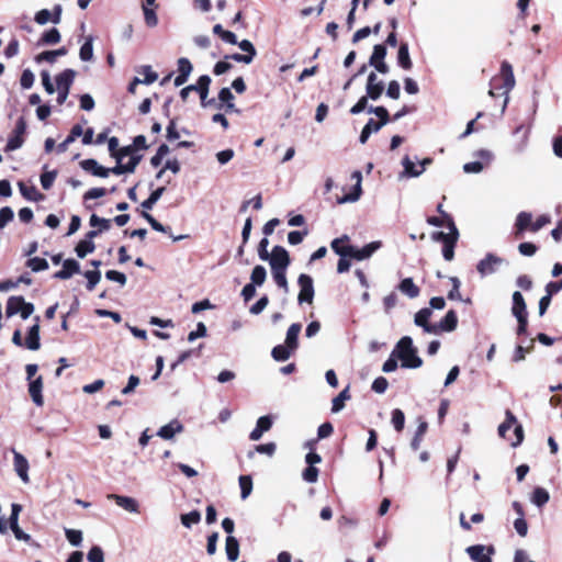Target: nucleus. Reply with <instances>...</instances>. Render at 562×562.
Wrapping results in <instances>:
<instances>
[{
  "mask_svg": "<svg viewBox=\"0 0 562 562\" xmlns=\"http://www.w3.org/2000/svg\"><path fill=\"white\" fill-rule=\"evenodd\" d=\"M350 238L348 235L335 238L330 243V247L335 254L340 257H349L356 260H363L372 256V254L379 248V243H370L361 249L356 248L349 244Z\"/></svg>",
  "mask_w": 562,
  "mask_h": 562,
  "instance_id": "1",
  "label": "nucleus"
},
{
  "mask_svg": "<svg viewBox=\"0 0 562 562\" xmlns=\"http://www.w3.org/2000/svg\"><path fill=\"white\" fill-rule=\"evenodd\" d=\"M342 182L334 183L331 178H328L326 181V189L330 191L333 187L339 192L335 193V198L337 203H347L357 201L361 193V180L362 178H341Z\"/></svg>",
  "mask_w": 562,
  "mask_h": 562,
  "instance_id": "2",
  "label": "nucleus"
},
{
  "mask_svg": "<svg viewBox=\"0 0 562 562\" xmlns=\"http://www.w3.org/2000/svg\"><path fill=\"white\" fill-rule=\"evenodd\" d=\"M393 355H396L401 360L403 368L416 369L423 364V360L417 355V349L413 346V340L408 336H404L398 340Z\"/></svg>",
  "mask_w": 562,
  "mask_h": 562,
  "instance_id": "3",
  "label": "nucleus"
},
{
  "mask_svg": "<svg viewBox=\"0 0 562 562\" xmlns=\"http://www.w3.org/2000/svg\"><path fill=\"white\" fill-rule=\"evenodd\" d=\"M551 222L548 215H540L535 222H532V214L529 212H520L514 225V235L515 238H521L526 231H530L532 233L538 232L547 224Z\"/></svg>",
  "mask_w": 562,
  "mask_h": 562,
  "instance_id": "4",
  "label": "nucleus"
},
{
  "mask_svg": "<svg viewBox=\"0 0 562 562\" xmlns=\"http://www.w3.org/2000/svg\"><path fill=\"white\" fill-rule=\"evenodd\" d=\"M447 228L449 233L434 232L431 237L434 240L442 243V256L445 260L451 261L454 258V248L459 239V231L454 221H449Z\"/></svg>",
  "mask_w": 562,
  "mask_h": 562,
  "instance_id": "5",
  "label": "nucleus"
},
{
  "mask_svg": "<svg viewBox=\"0 0 562 562\" xmlns=\"http://www.w3.org/2000/svg\"><path fill=\"white\" fill-rule=\"evenodd\" d=\"M142 156L132 147L126 146L116 154V164L110 171L116 175L133 172Z\"/></svg>",
  "mask_w": 562,
  "mask_h": 562,
  "instance_id": "6",
  "label": "nucleus"
},
{
  "mask_svg": "<svg viewBox=\"0 0 562 562\" xmlns=\"http://www.w3.org/2000/svg\"><path fill=\"white\" fill-rule=\"evenodd\" d=\"M210 83H211L210 76L202 75L198 79L195 85H190V86L184 87L180 91V97L182 100H187V98L191 91H196V94H200L202 106L205 108L209 105H213L215 103V100L214 99L207 100Z\"/></svg>",
  "mask_w": 562,
  "mask_h": 562,
  "instance_id": "7",
  "label": "nucleus"
},
{
  "mask_svg": "<svg viewBox=\"0 0 562 562\" xmlns=\"http://www.w3.org/2000/svg\"><path fill=\"white\" fill-rule=\"evenodd\" d=\"M75 77L76 71L72 69H65L63 72L56 76V85L58 90L57 102L59 104L66 102Z\"/></svg>",
  "mask_w": 562,
  "mask_h": 562,
  "instance_id": "8",
  "label": "nucleus"
},
{
  "mask_svg": "<svg viewBox=\"0 0 562 562\" xmlns=\"http://www.w3.org/2000/svg\"><path fill=\"white\" fill-rule=\"evenodd\" d=\"M368 113H373L379 117V121L370 119L364 125V128H369V132L371 134L379 132L384 125H386L390 122L389 112L384 106H369Z\"/></svg>",
  "mask_w": 562,
  "mask_h": 562,
  "instance_id": "9",
  "label": "nucleus"
},
{
  "mask_svg": "<svg viewBox=\"0 0 562 562\" xmlns=\"http://www.w3.org/2000/svg\"><path fill=\"white\" fill-rule=\"evenodd\" d=\"M431 162V158H424L419 160L417 157L412 159L409 156H406L403 158V176H420L425 172L426 166L430 165Z\"/></svg>",
  "mask_w": 562,
  "mask_h": 562,
  "instance_id": "10",
  "label": "nucleus"
},
{
  "mask_svg": "<svg viewBox=\"0 0 562 562\" xmlns=\"http://www.w3.org/2000/svg\"><path fill=\"white\" fill-rule=\"evenodd\" d=\"M297 284L300 286V292L297 295L299 303L312 304L314 299V285L312 277L305 273L300 274Z\"/></svg>",
  "mask_w": 562,
  "mask_h": 562,
  "instance_id": "11",
  "label": "nucleus"
},
{
  "mask_svg": "<svg viewBox=\"0 0 562 562\" xmlns=\"http://www.w3.org/2000/svg\"><path fill=\"white\" fill-rule=\"evenodd\" d=\"M271 270L286 269L291 262L290 255L282 246H274L269 257Z\"/></svg>",
  "mask_w": 562,
  "mask_h": 562,
  "instance_id": "12",
  "label": "nucleus"
},
{
  "mask_svg": "<svg viewBox=\"0 0 562 562\" xmlns=\"http://www.w3.org/2000/svg\"><path fill=\"white\" fill-rule=\"evenodd\" d=\"M22 510V506L20 504H12L11 506V515L8 519V522L10 525V528L12 530V532L14 533V537L18 539V540H22V541H25V542H30L32 539H31V536L29 533H25L19 526V515H20V512Z\"/></svg>",
  "mask_w": 562,
  "mask_h": 562,
  "instance_id": "13",
  "label": "nucleus"
},
{
  "mask_svg": "<svg viewBox=\"0 0 562 562\" xmlns=\"http://www.w3.org/2000/svg\"><path fill=\"white\" fill-rule=\"evenodd\" d=\"M384 91V82L380 80L374 71H371L368 76L366 92L370 100L376 101L380 99Z\"/></svg>",
  "mask_w": 562,
  "mask_h": 562,
  "instance_id": "14",
  "label": "nucleus"
},
{
  "mask_svg": "<svg viewBox=\"0 0 562 562\" xmlns=\"http://www.w3.org/2000/svg\"><path fill=\"white\" fill-rule=\"evenodd\" d=\"M495 552L494 547L486 548L483 544H475L467 548V553L474 562H492L491 554Z\"/></svg>",
  "mask_w": 562,
  "mask_h": 562,
  "instance_id": "15",
  "label": "nucleus"
},
{
  "mask_svg": "<svg viewBox=\"0 0 562 562\" xmlns=\"http://www.w3.org/2000/svg\"><path fill=\"white\" fill-rule=\"evenodd\" d=\"M432 315V311L429 307H424L415 314V324L422 327L426 333L437 334V325L430 324L429 318Z\"/></svg>",
  "mask_w": 562,
  "mask_h": 562,
  "instance_id": "16",
  "label": "nucleus"
},
{
  "mask_svg": "<svg viewBox=\"0 0 562 562\" xmlns=\"http://www.w3.org/2000/svg\"><path fill=\"white\" fill-rule=\"evenodd\" d=\"M480 160L468 162L463 166V171L467 173H479L484 170V167L492 159V154L487 150H481L479 153Z\"/></svg>",
  "mask_w": 562,
  "mask_h": 562,
  "instance_id": "17",
  "label": "nucleus"
},
{
  "mask_svg": "<svg viewBox=\"0 0 562 562\" xmlns=\"http://www.w3.org/2000/svg\"><path fill=\"white\" fill-rule=\"evenodd\" d=\"M43 385L44 383L42 375H38L37 378L31 380L29 383V394L34 404L38 407H42L44 405V397L42 394Z\"/></svg>",
  "mask_w": 562,
  "mask_h": 562,
  "instance_id": "18",
  "label": "nucleus"
},
{
  "mask_svg": "<svg viewBox=\"0 0 562 562\" xmlns=\"http://www.w3.org/2000/svg\"><path fill=\"white\" fill-rule=\"evenodd\" d=\"M502 258L493 254H487L484 259L480 260V262L476 266V269L481 276L491 274L495 271L496 266L502 263Z\"/></svg>",
  "mask_w": 562,
  "mask_h": 562,
  "instance_id": "19",
  "label": "nucleus"
},
{
  "mask_svg": "<svg viewBox=\"0 0 562 562\" xmlns=\"http://www.w3.org/2000/svg\"><path fill=\"white\" fill-rule=\"evenodd\" d=\"M13 465L16 474L24 483L30 482L29 477V462L26 458L18 451L13 450Z\"/></svg>",
  "mask_w": 562,
  "mask_h": 562,
  "instance_id": "20",
  "label": "nucleus"
},
{
  "mask_svg": "<svg viewBox=\"0 0 562 562\" xmlns=\"http://www.w3.org/2000/svg\"><path fill=\"white\" fill-rule=\"evenodd\" d=\"M80 272V265L75 259H66L63 262V269L54 273V278L58 280H67L74 274Z\"/></svg>",
  "mask_w": 562,
  "mask_h": 562,
  "instance_id": "21",
  "label": "nucleus"
},
{
  "mask_svg": "<svg viewBox=\"0 0 562 562\" xmlns=\"http://www.w3.org/2000/svg\"><path fill=\"white\" fill-rule=\"evenodd\" d=\"M21 194L30 201L38 202L44 200V195L38 192L36 187L32 183V181L29 179L26 181H20L18 183Z\"/></svg>",
  "mask_w": 562,
  "mask_h": 562,
  "instance_id": "22",
  "label": "nucleus"
},
{
  "mask_svg": "<svg viewBox=\"0 0 562 562\" xmlns=\"http://www.w3.org/2000/svg\"><path fill=\"white\" fill-rule=\"evenodd\" d=\"M501 70H502V75L504 78V83H503L502 88L504 89V93L506 95H508L509 91L515 87V77H514L513 67L509 63L503 61ZM507 99H508V97H506V99H505L504 106H506V104H507Z\"/></svg>",
  "mask_w": 562,
  "mask_h": 562,
  "instance_id": "23",
  "label": "nucleus"
},
{
  "mask_svg": "<svg viewBox=\"0 0 562 562\" xmlns=\"http://www.w3.org/2000/svg\"><path fill=\"white\" fill-rule=\"evenodd\" d=\"M40 317H35V324L30 327L24 346L30 350H38L41 347L40 342Z\"/></svg>",
  "mask_w": 562,
  "mask_h": 562,
  "instance_id": "24",
  "label": "nucleus"
},
{
  "mask_svg": "<svg viewBox=\"0 0 562 562\" xmlns=\"http://www.w3.org/2000/svg\"><path fill=\"white\" fill-rule=\"evenodd\" d=\"M437 325V334L440 331L450 333L453 331L458 326V316L456 311L450 310L447 312L445 317Z\"/></svg>",
  "mask_w": 562,
  "mask_h": 562,
  "instance_id": "25",
  "label": "nucleus"
},
{
  "mask_svg": "<svg viewBox=\"0 0 562 562\" xmlns=\"http://www.w3.org/2000/svg\"><path fill=\"white\" fill-rule=\"evenodd\" d=\"M80 166L85 172L91 173V176H108L111 172L110 168L99 165L94 159L82 160Z\"/></svg>",
  "mask_w": 562,
  "mask_h": 562,
  "instance_id": "26",
  "label": "nucleus"
},
{
  "mask_svg": "<svg viewBox=\"0 0 562 562\" xmlns=\"http://www.w3.org/2000/svg\"><path fill=\"white\" fill-rule=\"evenodd\" d=\"M109 497L113 498L117 506L124 508L125 510H127L130 513H138L139 512L138 503L136 502V499H134L132 497L116 495V494H112Z\"/></svg>",
  "mask_w": 562,
  "mask_h": 562,
  "instance_id": "27",
  "label": "nucleus"
},
{
  "mask_svg": "<svg viewBox=\"0 0 562 562\" xmlns=\"http://www.w3.org/2000/svg\"><path fill=\"white\" fill-rule=\"evenodd\" d=\"M183 430V426L180 422H178L177 419L170 422L169 424L160 427V429L158 430V436L161 437L162 439H166V440H169V439H172L173 436L178 432H181Z\"/></svg>",
  "mask_w": 562,
  "mask_h": 562,
  "instance_id": "28",
  "label": "nucleus"
},
{
  "mask_svg": "<svg viewBox=\"0 0 562 562\" xmlns=\"http://www.w3.org/2000/svg\"><path fill=\"white\" fill-rule=\"evenodd\" d=\"M234 94L232 93L231 89L225 87L222 88L218 92V101L220 104L217 105L218 109L225 106L226 111H236L235 104L233 103Z\"/></svg>",
  "mask_w": 562,
  "mask_h": 562,
  "instance_id": "29",
  "label": "nucleus"
},
{
  "mask_svg": "<svg viewBox=\"0 0 562 562\" xmlns=\"http://www.w3.org/2000/svg\"><path fill=\"white\" fill-rule=\"evenodd\" d=\"M398 290L411 299L419 295L420 289L414 283L412 278L403 279L398 284Z\"/></svg>",
  "mask_w": 562,
  "mask_h": 562,
  "instance_id": "30",
  "label": "nucleus"
},
{
  "mask_svg": "<svg viewBox=\"0 0 562 562\" xmlns=\"http://www.w3.org/2000/svg\"><path fill=\"white\" fill-rule=\"evenodd\" d=\"M302 329V325L300 323L292 324L286 331L285 345L296 350L299 347V334Z\"/></svg>",
  "mask_w": 562,
  "mask_h": 562,
  "instance_id": "31",
  "label": "nucleus"
},
{
  "mask_svg": "<svg viewBox=\"0 0 562 562\" xmlns=\"http://www.w3.org/2000/svg\"><path fill=\"white\" fill-rule=\"evenodd\" d=\"M418 420H419L418 427H417L415 435L411 441V447L414 451H417L419 449L423 438L428 429V423L426 420H424L423 417H419Z\"/></svg>",
  "mask_w": 562,
  "mask_h": 562,
  "instance_id": "32",
  "label": "nucleus"
},
{
  "mask_svg": "<svg viewBox=\"0 0 562 562\" xmlns=\"http://www.w3.org/2000/svg\"><path fill=\"white\" fill-rule=\"evenodd\" d=\"M397 63L398 66L402 67L405 70H409L413 66L411 56H409V49L407 43H402L398 47L397 52Z\"/></svg>",
  "mask_w": 562,
  "mask_h": 562,
  "instance_id": "33",
  "label": "nucleus"
},
{
  "mask_svg": "<svg viewBox=\"0 0 562 562\" xmlns=\"http://www.w3.org/2000/svg\"><path fill=\"white\" fill-rule=\"evenodd\" d=\"M512 313L514 316L528 314L525 299L519 291L513 293Z\"/></svg>",
  "mask_w": 562,
  "mask_h": 562,
  "instance_id": "34",
  "label": "nucleus"
},
{
  "mask_svg": "<svg viewBox=\"0 0 562 562\" xmlns=\"http://www.w3.org/2000/svg\"><path fill=\"white\" fill-rule=\"evenodd\" d=\"M225 550H226L227 559L231 562H235L238 559V557H239V542H238V540L235 537H233V536H228L226 538Z\"/></svg>",
  "mask_w": 562,
  "mask_h": 562,
  "instance_id": "35",
  "label": "nucleus"
},
{
  "mask_svg": "<svg viewBox=\"0 0 562 562\" xmlns=\"http://www.w3.org/2000/svg\"><path fill=\"white\" fill-rule=\"evenodd\" d=\"M67 54V49L65 47H60L56 50H46L41 54H38L35 57L36 63L47 61L49 64L55 63L56 58L58 56H64Z\"/></svg>",
  "mask_w": 562,
  "mask_h": 562,
  "instance_id": "36",
  "label": "nucleus"
},
{
  "mask_svg": "<svg viewBox=\"0 0 562 562\" xmlns=\"http://www.w3.org/2000/svg\"><path fill=\"white\" fill-rule=\"evenodd\" d=\"M23 301H24V297L21 295L10 296L7 301V308H5L7 316L11 317V316L20 313L22 310Z\"/></svg>",
  "mask_w": 562,
  "mask_h": 562,
  "instance_id": "37",
  "label": "nucleus"
},
{
  "mask_svg": "<svg viewBox=\"0 0 562 562\" xmlns=\"http://www.w3.org/2000/svg\"><path fill=\"white\" fill-rule=\"evenodd\" d=\"M294 350L289 346L278 345L272 348L271 356L276 361H286Z\"/></svg>",
  "mask_w": 562,
  "mask_h": 562,
  "instance_id": "38",
  "label": "nucleus"
},
{
  "mask_svg": "<svg viewBox=\"0 0 562 562\" xmlns=\"http://www.w3.org/2000/svg\"><path fill=\"white\" fill-rule=\"evenodd\" d=\"M550 495L543 487H536L532 492L531 502L538 507H542L549 502Z\"/></svg>",
  "mask_w": 562,
  "mask_h": 562,
  "instance_id": "39",
  "label": "nucleus"
},
{
  "mask_svg": "<svg viewBox=\"0 0 562 562\" xmlns=\"http://www.w3.org/2000/svg\"><path fill=\"white\" fill-rule=\"evenodd\" d=\"M94 249V243L86 239H81L75 247V251L79 258H85L88 254L93 252Z\"/></svg>",
  "mask_w": 562,
  "mask_h": 562,
  "instance_id": "40",
  "label": "nucleus"
},
{
  "mask_svg": "<svg viewBox=\"0 0 562 562\" xmlns=\"http://www.w3.org/2000/svg\"><path fill=\"white\" fill-rule=\"evenodd\" d=\"M93 37L88 36L86 42L80 47L79 57L82 61H90L93 58Z\"/></svg>",
  "mask_w": 562,
  "mask_h": 562,
  "instance_id": "41",
  "label": "nucleus"
},
{
  "mask_svg": "<svg viewBox=\"0 0 562 562\" xmlns=\"http://www.w3.org/2000/svg\"><path fill=\"white\" fill-rule=\"evenodd\" d=\"M350 398V394H349V387L347 386L346 389H344L334 400H333V406H331V412L333 413H338L339 411H341L345 406V401L349 400Z\"/></svg>",
  "mask_w": 562,
  "mask_h": 562,
  "instance_id": "42",
  "label": "nucleus"
},
{
  "mask_svg": "<svg viewBox=\"0 0 562 562\" xmlns=\"http://www.w3.org/2000/svg\"><path fill=\"white\" fill-rule=\"evenodd\" d=\"M60 42V33L56 27L46 31L41 37V44L54 45Z\"/></svg>",
  "mask_w": 562,
  "mask_h": 562,
  "instance_id": "43",
  "label": "nucleus"
},
{
  "mask_svg": "<svg viewBox=\"0 0 562 562\" xmlns=\"http://www.w3.org/2000/svg\"><path fill=\"white\" fill-rule=\"evenodd\" d=\"M240 497L246 499L252 491V479L250 475L239 476Z\"/></svg>",
  "mask_w": 562,
  "mask_h": 562,
  "instance_id": "44",
  "label": "nucleus"
},
{
  "mask_svg": "<svg viewBox=\"0 0 562 562\" xmlns=\"http://www.w3.org/2000/svg\"><path fill=\"white\" fill-rule=\"evenodd\" d=\"M517 424V419L515 415L510 412H506V419L504 423H502L498 427V434L501 437H506V432L512 429L514 425Z\"/></svg>",
  "mask_w": 562,
  "mask_h": 562,
  "instance_id": "45",
  "label": "nucleus"
},
{
  "mask_svg": "<svg viewBox=\"0 0 562 562\" xmlns=\"http://www.w3.org/2000/svg\"><path fill=\"white\" fill-rule=\"evenodd\" d=\"M267 278V271L263 266H256L250 276L251 283L256 285H262Z\"/></svg>",
  "mask_w": 562,
  "mask_h": 562,
  "instance_id": "46",
  "label": "nucleus"
},
{
  "mask_svg": "<svg viewBox=\"0 0 562 562\" xmlns=\"http://www.w3.org/2000/svg\"><path fill=\"white\" fill-rule=\"evenodd\" d=\"M392 424L397 432H401L405 426V415L402 409L394 408L392 411Z\"/></svg>",
  "mask_w": 562,
  "mask_h": 562,
  "instance_id": "47",
  "label": "nucleus"
},
{
  "mask_svg": "<svg viewBox=\"0 0 562 562\" xmlns=\"http://www.w3.org/2000/svg\"><path fill=\"white\" fill-rule=\"evenodd\" d=\"M145 23L149 27H155L158 24V18L155 8L142 5Z\"/></svg>",
  "mask_w": 562,
  "mask_h": 562,
  "instance_id": "48",
  "label": "nucleus"
},
{
  "mask_svg": "<svg viewBox=\"0 0 562 562\" xmlns=\"http://www.w3.org/2000/svg\"><path fill=\"white\" fill-rule=\"evenodd\" d=\"M26 266L34 272L43 271L48 269V262L44 258L34 257L26 261Z\"/></svg>",
  "mask_w": 562,
  "mask_h": 562,
  "instance_id": "49",
  "label": "nucleus"
},
{
  "mask_svg": "<svg viewBox=\"0 0 562 562\" xmlns=\"http://www.w3.org/2000/svg\"><path fill=\"white\" fill-rule=\"evenodd\" d=\"M200 520H201V514L199 510H192L188 514L181 515V522L187 528H190L193 524H199Z\"/></svg>",
  "mask_w": 562,
  "mask_h": 562,
  "instance_id": "50",
  "label": "nucleus"
},
{
  "mask_svg": "<svg viewBox=\"0 0 562 562\" xmlns=\"http://www.w3.org/2000/svg\"><path fill=\"white\" fill-rule=\"evenodd\" d=\"M386 56V48L382 44H376L373 46L372 55L369 59V65H374L376 61L384 60Z\"/></svg>",
  "mask_w": 562,
  "mask_h": 562,
  "instance_id": "51",
  "label": "nucleus"
},
{
  "mask_svg": "<svg viewBox=\"0 0 562 562\" xmlns=\"http://www.w3.org/2000/svg\"><path fill=\"white\" fill-rule=\"evenodd\" d=\"M87 278V290L92 291L101 279V272L99 270H88L85 273Z\"/></svg>",
  "mask_w": 562,
  "mask_h": 562,
  "instance_id": "52",
  "label": "nucleus"
},
{
  "mask_svg": "<svg viewBox=\"0 0 562 562\" xmlns=\"http://www.w3.org/2000/svg\"><path fill=\"white\" fill-rule=\"evenodd\" d=\"M449 280L452 283V289L448 292V295H447L448 299L451 301L462 300L461 294H460L461 282L459 280V278L450 277Z\"/></svg>",
  "mask_w": 562,
  "mask_h": 562,
  "instance_id": "53",
  "label": "nucleus"
},
{
  "mask_svg": "<svg viewBox=\"0 0 562 562\" xmlns=\"http://www.w3.org/2000/svg\"><path fill=\"white\" fill-rule=\"evenodd\" d=\"M169 154V147L162 144L158 147L156 155L151 158L150 162L154 167H159L164 158Z\"/></svg>",
  "mask_w": 562,
  "mask_h": 562,
  "instance_id": "54",
  "label": "nucleus"
},
{
  "mask_svg": "<svg viewBox=\"0 0 562 562\" xmlns=\"http://www.w3.org/2000/svg\"><path fill=\"white\" fill-rule=\"evenodd\" d=\"M65 535L70 544L78 547L82 541V532L77 529H65Z\"/></svg>",
  "mask_w": 562,
  "mask_h": 562,
  "instance_id": "55",
  "label": "nucleus"
},
{
  "mask_svg": "<svg viewBox=\"0 0 562 562\" xmlns=\"http://www.w3.org/2000/svg\"><path fill=\"white\" fill-rule=\"evenodd\" d=\"M90 225L95 227L99 226V229L108 231L111 227V220L99 217L97 214H92L90 216Z\"/></svg>",
  "mask_w": 562,
  "mask_h": 562,
  "instance_id": "56",
  "label": "nucleus"
},
{
  "mask_svg": "<svg viewBox=\"0 0 562 562\" xmlns=\"http://www.w3.org/2000/svg\"><path fill=\"white\" fill-rule=\"evenodd\" d=\"M140 72L144 75V79H142V82L144 85H151L158 78V75L155 71H153L151 67L148 65L142 66Z\"/></svg>",
  "mask_w": 562,
  "mask_h": 562,
  "instance_id": "57",
  "label": "nucleus"
},
{
  "mask_svg": "<svg viewBox=\"0 0 562 562\" xmlns=\"http://www.w3.org/2000/svg\"><path fill=\"white\" fill-rule=\"evenodd\" d=\"M318 474H319V471L317 468H315L313 465H308L307 468L304 469V471L302 473V477L304 481H306L308 483H315L318 480Z\"/></svg>",
  "mask_w": 562,
  "mask_h": 562,
  "instance_id": "58",
  "label": "nucleus"
},
{
  "mask_svg": "<svg viewBox=\"0 0 562 562\" xmlns=\"http://www.w3.org/2000/svg\"><path fill=\"white\" fill-rule=\"evenodd\" d=\"M285 271H286V269L272 270L273 279H274L277 285L284 290L288 289V280H286Z\"/></svg>",
  "mask_w": 562,
  "mask_h": 562,
  "instance_id": "59",
  "label": "nucleus"
},
{
  "mask_svg": "<svg viewBox=\"0 0 562 562\" xmlns=\"http://www.w3.org/2000/svg\"><path fill=\"white\" fill-rule=\"evenodd\" d=\"M239 48L245 52L246 56H251V59L254 60L255 56L257 55V50L254 46V44L248 40H243L240 42L237 41V44Z\"/></svg>",
  "mask_w": 562,
  "mask_h": 562,
  "instance_id": "60",
  "label": "nucleus"
},
{
  "mask_svg": "<svg viewBox=\"0 0 562 562\" xmlns=\"http://www.w3.org/2000/svg\"><path fill=\"white\" fill-rule=\"evenodd\" d=\"M34 83V74L30 69L23 70L21 78H20V85L23 89H30L32 88Z\"/></svg>",
  "mask_w": 562,
  "mask_h": 562,
  "instance_id": "61",
  "label": "nucleus"
},
{
  "mask_svg": "<svg viewBox=\"0 0 562 562\" xmlns=\"http://www.w3.org/2000/svg\"><path fill=\"white\" fill-rule=\"evenodd\" d=\"M105 278L110 281L117 282L121 285H125V283L127 281L126 276L123 272H120L116 270H108L105 272Z\"/></svg>",
  "mask_w": 562,
  "mask_h": 562,
  "instance_id": "62",
  "label": "nucleus"
},
{
  "mask_svg": "<svg viewBox=\"0 0 562 562\" xmlns=\"http://www.w3.org/2000/svg\"><path fill=\"white\" fill-rule=\"evenodd\" d=\"M89 562H104V554L99 546H93L88 552Z\"/></svg>",
  "mask_w": 562,
  "mask_h": 562,
  "instance_id": "63",
  "label": "nucleus"
},
{
  "mask_svg": "<svg viewBox=\"0 0 562 562\" xmlns=\"http://www.w3.org/2000/svg\"><path fill=\"white\" fill-rule=\"evenodd\" d=\"M192 71V65L188 58L181 57L178 59V75L189 77Z\"/></svg>",
  "mask_w": 562,
  "mask_h": 562,
  "instance_id": "64",
  "label": "nucleus"
}]
</instances>
